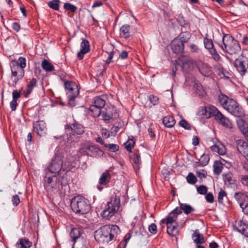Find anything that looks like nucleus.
Returning a JSON list of instances; mask_svg holds the SVG:
<instances>
[{
    "label": "nucleus",
    "mask_w": 248,
    "mask_h": 248,
    "mask_svg": "<svg viewBox=\"0 0 248 248\" xmlns=\"http://www.w3.org/2000/svg\"><path fill=\"white\" fill-rule=\"evenodd\" d=\"M198 114L202 118L208 119L214 117L216 121L223 126L232 128V124L229 120L213 106L200 107Z\"/></svg>",
    "instance_id": "obj_1"
},
{
    "label": "nucleus",
    "mask_w": 248,
    "mask_h": 248,
    "mask_svg": "<svg viewBox=\"0 0 248 248\" xmlns=\"http://www.w3.org/2000/svg\"><path fill=\"white\" fill-rule=\"evenodd\" d=\"M120 232V230L117 225H105L95 231L94 238L98 243H108L115 240Z\"/></svg>",
    "instance_id": "obj_2"
},
{
    "label": "nucleus",
    "mask_w": 248,
    "mask_h": 248,
    "mask_svg": "<svg viewBox=\"0 0 248 248\" xmlns=\"http://www.w3.org/2000/svg\"><path fill=\"white\" fill-rule=\"evenodd\" d=\"M182 212L177 207L170 212L167 217L160 221V224H166L167 227V233L171 237H176L179 234L178 226L179 223L177 221L178 216Z\"/></svg>",
    "instance_id": "obj_3"
},
{
    "label": "nucleus",
    "mask_w": 248,
    "mask_h": 248,
    "mask_svg": "<svg viewBox=\"0 0 248 248\" xmlns=\"http://www.w3.org/2000/svg\"><path fill=\"white\" fill-rule=\"evenodd\" d=\"M218 100L223 107L232 115L236 117H240L242 115L241 108L234 99L228 97L225 94H220Z\"/></svg>",
    "instance_id": "obj_4"
},
{
    "label": "nucleus",
    "mask_w": 248,
    "mask_h": 248,
    "mask_svg": "<svg viewBox=\"0 0 248 248\" xmlns=\"http://www.w3.org/2000/svg\"><path fill=\"white\" fill-rule=\"evenodd\" d=\"M50 171L45 172V176L44 177V186L46 192L48 193H51L53 192L56 191L58 190H60L58 185L60 184L62 188L63 187L66 186V182H62L58 180V175L50 173Z\"/></svg>",
    "instance_id": "obj_5"
},
{
    "label": "nucleus",
    "mask_w": 248,
    "mask_h": 248,
    "mask_svg": "<svg viewBox=\"0 0 248 248\" xmlns=\"http://www.w3.org/2000/svg\"><path fill=\"white\" fill-rule=\"evenodd\" d=\"M71 207L73 212L79 215L86 214L91 209L89 201L80 196H77L72 198Z\"/></svg>",
    "instance_id": "obj_6"
},
{
    "label": "nucleus",
    "mask_w": 248,
    "mask_h": 248,
    "mask_svg": "<svg viewBox=\"0 0 248 248\" xmlns=\"http://www.w3.org/2000/svg\"><path fill=\"white\" fill-rule=\"evenodd\" d=\"M223 45H221V49L231 55H236L240 53L241 47L237 41L229 34L224 35L222 39Z\"/></svg>",
    "instance_id": "obj_7"
},
{
    "label": "nucleus",
    "mask_w": 248,
    "mask_h": 248,
    "mask_svg": "<svg viewBox=\"0 0 248 248\" xmlns=\"http://www.w3.org/2000/svg\"><path fill=\"white\" fill-rule=\"evenodd\" d=\"M65 129L67 135V141L70 143L78 141L79 135L84 132V127L76 122H74L71 125H65Z\"/></svg>",
    "instance_id": "obj_8"
},
{
    "label": "nucleus",
    "mask_w": 248,
    "mask_h": 248,
    "mask_svg": "<svg viewBox=\"0 0 248 248\" xmlns=\"http://www.w3.org/2000/svg\"><path fill=\"white\" fill-rule=\"evenodd\" d=\"M63 156L61 154H57L52 159L50 164L46 168L45 172L50 171V173L58 175L61 170L68 171L71 168L66 167L63 164Z\"/></svg>",
    "instance_id": "obj_9"
},
{
    "label": "nucleus",
    "mask_w": 248,
    "mask_h": 248,
    "mask_svg": "<svg viewBox=\"0 0 248 248\" xmlns=\"http://www.w3.org/2000/svg\"><path fill=\"white\" fill-rule=\"evenodd\" d=\"M120 206V200L119 196H112L107 203L102 214L104 218L108 219L118 211Z\"/></svg>",
    "instance_id": "obj_10"
},
{
    "label": "nucleus",
    "mask_w": 248,
    "mask_h": 248,
    "mask_svg": "<svg viewBox=\"0 0 248 248\" xmlns=\"http://www.w3.org/2000/svg\"><path fill=\"white\" fill-rule=\"evenodd\" d=\"M12 76L9 84L14 86L17 81L21 79L24 75V70L19 67L16 61H13L11 63Z\"/></svg>",
    "instance_id": "obj_11"
},
{
    "label": "nucleus",
    "mask_w": 248,
    "mask_h": 248,
    "mask_svg": "<svg viewBox=\"0 0 248 248\" xmlns=\"http://www.w3.org/2000/svg\"><path fill=\"white\" fill-rule=\"evenodd\" d=\"M105 101L103 98L96 97L93 104L91 105L89 110L93 117H97L101 115L102 108L105 106Z\"/></svg>",
    "instance_id": "obj_12"
},
{
    "label": "nucleus",
    "mask_w": 248,
    "mask_h": 248,
    "mask_svg": "<svg viewBox=\"0 0 248 248\" xmlns=\"http://www.w3.org/2000/svg\"><path fill=\"white\" fill-rule=\"evenodd\" d=\"M234 65L237 71L243 76L248 68V59L244 56H240L234 61Z\"/></svg>",
    "instance_id": "obj_13"
},
{
    "label": "nucleus",
    "mask_w": 248,
    "mask_h": 248,
    "mask_svg": "<svg viewBox=\"0 0 248 248\" xmlns=\"http://www.w3.org/2000/svg\"><path fill=\"white\" fill-rule=\"evenodd\" d=\"M178 64L181 66L183 72H188L194 68L195 62L190 57L184 55L179 58Z\"/></svg>",
    "instance_id": "obj_14"
},
{
    "label": "nucleus",
    "mask_w": 248,
    "mask_h": 248,
    "mask_svg": "<svg viewBox=\"0 0 248 248\" xmlns=\"http://www.w3.org/2000/svg\"><path fill=\"white\" fill-rule=\"evenodd\" d=\"M235 198L245 214H248V196L243 193L239 192L235 194Z\"/></svg>",
    "instance_id": "obj_15"
},
{
    "label": "nucleus",
    "mask_w": 248,
    "mask_h": 248,
    "mask_svg": "<svg viewBox=\"0 0 248 248\" xmlns=\"http://www.w3.org/2000/svg\"><path fill=\"white\" fill-rule=\"evenodd\" d=\"M204 45L205 47L209 50L215 61H218L220 60L221 58L214 47L213 41L211 39H209L207 38H205L204 39Z\"/></svg>",
    "instance_id": "obj_16"
},
{
    "label": "nucleus",
    "mask_w": 248,
    "mask_h": 248,
    "mask_svg": "<svg viewBox=\"0 0 248 248\" xmlns=\"http://www.w3.org/2000/svg\"><path fill=\"white\" fill-rule=\"evenodd\" d=\"M33 127L34 131L40 136H44L47 133L46 124L43 121H37L33 123Z\"/></svg>",
    "instance_id": "obj_17"
},
{
    "label": "nucleus",
    "mask_w": 248,
    "mask_h": 248,
    "mask_svg": "<svg viewBox=\"0 0 248 248\" xmlns=\"http://www.w3.org/2000/svg\"><path fill=\"white\" fill-rule=\"evenodd\" d=\"M237 148L241 154L248 161V143L241 140L236 141Z\"/></svg>",
    "instance_id": "obj_18"
},
{
    "label": "nucleus",
    "mask_w": 248,
    "mask_h": 248,
    "mask_svg": "<svg viewBox=\"0 0 248 248\" xmlns=\"http://www.w3.org/2000/svg\"><path fill=\"white\" fill-rule=\"evenodd\" d=\"M237 148L241 154L248 161V143L241 140L236 141Z\"/></svg>",
    "instance_id": "obj_19"
},
{
    "label": "nucleus",
    "mask_w": 248,
    "mask_h": 248,
    "mask_svg": "<svg viewBox=\"0 0 248 248\" xmlns=\"http://www.w3.org/2000/svg\"><path fill=\"white\" fill-rule=\"evenodd\" d=\"M195 65L203 76L208 77L211 74V68L207 64L197 61L195 62Z\"/></svg>",
    "instance_id": "obj_20"
},
{
    "label": "nucleus",
    "mask_w": 248,
    "mask_h": 248,
    "mask_svg": "<svg viewBox=\"0 0 248 248\" xmlns=\"http://www.w3.org/2000/svg\"><path fill=\"white\" fill-rule=\"evenodd\" d=\"M80 151L92 156L99 155L102 153L101 150L100 149L99 147L95 145L83 147L80 149Z\"/></svg>",
    "instance_id": "obj_21"
},
{
    "label": "nucleus",
    "mask_w": 248,
    "mask_h": 248,
    "mask_svg": "<svg viewBox=\"0 0 248 248\" xmlns=\"http://www.w3.org/2000/svg\"><path fill=\"white\" fill-rule=\"evenodd\" d=\"M171 48L173 53L178 54L182 52L184 48V45L180 39L175 38L171 43Z\"/></svg>",
    "instance_id": "obj_22"
},
{
    "label": "nucleus",
    "mask_w": 248,
    "mask_h": 248,
    "mask_svg": "<svg viewBox=\"0 0 248 248\" xmlns=\"http://www.w3.org/2000/svg\"><path fill=\"white\" fill-rule=\"evenodd\" d=\"M81 50L78 53V57L79 60H82L84 55L90 50L89 42L86 39H83L80 44Z\"/></svg>",
    "instance_id": "obj_23"
},
{
    "label": "nucleus",
    "mask_w": 248,
    "mask_h": 248,
    "mask_svg": "<svg viewBox=\"0 0 248 248\" xmlns=\"http://www.w3.org/2000/svg\"><path fill=\"white\" fill-rule=\"evenodd\" d=\"M237 124L240 130L248 141V124L244 120L240 119L237 121Z\"/></svg>",
    "instance_id": "obj_24"
},
{
    "label": "nucleus",
    "mask_w": 248,
    "mask_h": 248,
    "mask_svg": "<svg viewBox=\"0 0 248 248\" xmlns=\"http://www.w3.org/2000/svg\"><path fill=\"white\" fill-rule=\"evenodd\" d=\"M222 177L224 184L227 186L232 187L235 185V180L233 178L232 174L231 172L223 173Z\"/></svg>",
    "instance_id": "obj_25"
},
{
    "label": "nucleus",
    "mask_w": 248,
    "mask_h": 248,
    "mask_svg": "<svg viewBox=\"0 0 248 248\" xmlns=\"http://www.w3.org/2000/svg\"><path fill=\"white\" fill-rule=\"evenodd\" d=\"M64 86L67 91L72 92V93H79V92L78 85L74 82L65 81Z\"/></svg>",
    "instance_id": "obj_26"
},
{
    "label": "nucleus",
    "mask_w": 248,
    "mask_h": 248,
    "mask_svg": "<svg viewBox=\"0 0 248 248\" xmlns=\"http://www.w3.org/2000/svg\"><path fill=\"white\" fill-rule=\"evenodd\" d=\"M192 238L194 242H195L197 245L202 244L204 243L203 235L202 234H201L198 230L194 231V233L192 235Z\"/></svg>",
    "instance_id": "obj_27"
},
{
    "label": "nucleus",
    "mask_w": 248,
    "mask_h": 248,
    "mask_svg": "<svg viewBox=\"0 0 248 248\" xmlns=\"http://www.w3.org/2000/svg\"><path fill=\"white\" fill-rule=\"evenodd\" d=\"M111 179V175L108 171H106L103 173L99 180L100 185H106Z\"/></svg>",
    "instance_id": "obj_28"
},
{
    "label": "nucleus",
    "mask_w": 248,
    "mask_h": 248,
    "mask_svg": "<svg viewBox=\"0 0 248 248\" xmlns=\"http://www.w3.org/2000/svg\"><path fill=\"white\" fill-rule=\"evenodd\" d=\"M31 246L32 243L26 238H20L16 244L17 248H30Z\"/></svg>",
    "instance_id": "obj_29"
},
{
    "label": "nucleus",
    "mask_w": 248,
    "mask_h": 248,
    "mask_svg": "<svg viewBox=\"0 0 248 248\" xmlns=\"http://www.w3.org/2000/svg\"><path fill=\"white\" fill-rule=\"evenodd\" d=\"M130 26L125 24L123 25L120 29V34L124 38H128L130 36Z\"/></svg>",
    "instance_id": "obj_30"
},
{
    "label": "nucleus",
    "mask_w": 248,
    "mask_h": 248,
    "mask_svg": "<svg viewBox=\"0 0 248 248\" xmlns=\"http://www.w3.org/2000/svg\"><path fill=\"white\" fill-rule=\"evenodd\" d=\"M82 234V230L79 228H73L70 233L72 241L75 243L76 240L80 237Z\"/></svg>",
    "instance_id": "obj_31"
},
{
    "label": "nucleus",
    "mask_w": 248,
    "mask_h": 248,
    "mask_svg": "<svg viewBox=\"0 0 248 248\" xmlns=\"http://www.w3.org/2000/svg\"><path fill=\"white\" fill-rule=\"evenodd\" d=\"M101 115L102 117V119L105 121H108L112 119V114L110 111L109 108H107L104 106L102 108Z\"/></svg>",
    "instance_id": "obj_32"
},
{
    "label": "nucleus",
    "mask_w": 248,
    "mask_h": 248,
    "mask_svg": "<svg viewBox=\"0 0 248 248\" xmlns=\"http://www.w3.org/2000/svg\"><path fill=\"white\" fill-rule=\"evenodd\" d=\"M210 158L208 155L203 154L199 159L198 161L194 163L195 166H205L209 162Z\"/></svg>",
    "instance_id": "obj_33"
},
{
    "label": "nucleus",
    "mask_w": 248,
    "mask_h": 248,
    "mask_svg": "<svg viewBox=\"0 0 248 248\" xmlns=\"http://www.w3.org/2000/svg\"><path fill=\"white\" fill-rule=\"evenodd\" d=\"M237 230L239 232L248 237V224L240 221L238 223Z\"/></svg>",
    "instance_id": "obj_34"
},
{
    "label": "nucleus",
    "mask_w": 248,
    "mask_h": 248,
    "mask_svg": "<svg viewBox=\"0 0 248 248\" xmlns=\"http://www.w3.org/2000/svg\"><path fill=\"white\" fill-rule=\"evenodd\" d=\"M212 151L218 153L220 155H224L226 153V148L222 144L214 145L211 146Z\"/></svg>",
    "instance_id": "obj_35"
},
{
    "label": "nucleus",
    "mask_w": 248,
    "mask_h": 248,
    "mask_svg": "<svg viewBox=\"0 0 248 248\" xmlns=\"http://www.w3.org/2000/svg\"><path fill=\"white\" fill-rule=\"evenodd\" d=\"M163 123L166 127H172L175 124V120L171 116H167L164 117Z\"/></svg>",
    "instance_id": "obj_36"
},
{
    "label": "nucleus",
    "mask_w": 248,
    "mask_h": 248,
    "mask_svg": "<svg viewBox=\"0 0 248 248\" xmlns=\"http://www.w3.org/2000/svg\"><path fill=\"white\" fill-rule=\"evenodd\" d=\"M41 65L42 68L46 72H50L54 70V67L53 64L46 59L43 60Z\"/></svg>",
    "instance_id": "obj_37"
},
{
    "label": "nucleus",
    "mask_w": 248,
    "mask_h": 248,
    "mask_svg": "<svg viewBox=\"0 0 248 248\" xmlns=\"http://www.w3.org/2000/svg\"><path fill=\"white\" fill-rule=\"evenodd\" d=\"M20 94H13V99L10 104V108L12 111L16 110L17 105V100L20 98Z\"/></svg>",
    "instance_id": "obj_38"
},
{
    "label": "nucleus",
    "mask_w": 248,
    "mask_h": 248,
    "mask_svg": "<svg viewBox=\"0 0 248 248\" xmlns=\"http://www.w3.org/2000/svg\"><path fill=\"white\" fill-rule=\"evenodd\" d=\"M180 210H183L186 214H189L191 212L194 211V208L190 205L186 203H182L180 204Z\"/></svg>",
    "instance_id": "obj_39"
},
{
    "label": "nucleus",
    "mask_w": 248,
    "mask_h": 248,
    "mask_svg": "<svg viewBox=\"0 0 248 248\" xmlns=\"http://www.w3.org/2000/svg\"><path fill=\"white\" fill-rule=\"evenodd\" d=\"M214 172L215 174H219L223 169V164L220 161H216L215 162L214 166Z\"/></svg>",
    "instance_id": "obj_40"
},
{
    "label": "nucleus",
    "mask_w": 248,
    "mask_h": 248,
    "mask_svg": "<svg viewBox=\"0 0 248 248\" xmlns=\"http://www.w3.org/2000/svg\"><path fill=\"white\" fill-rule=\"evenodd\" d=\"M135 144V141L133 139H128L127 141L124 144L125 149L129 152H131L132 149Z\"/></svg>",
    "instance_id": "obj_41"
},
{
    "label": "nucleus",
    "mask_w": 248,
    "mask_h": 248,
    "mask_svg": "<svg viewBox=\"0 0 248 248\" xmlns=\"http://www.w3.org/2000/svg\"><path fill=\"white\" fill-rule=\"evenodd\" d=\"M60 0H52L48 2V6L55 10H58L59 9Z\"/></svg>",
    "instance_id": "obj_42"
},
{
    "label": "nucleus",
    "mask_w": 248,
    "mask_h": 248,
    "mask_svg": "<svg viewBox=\"0 0 248 248\" xmlns=\"http://www.w3.org/2000/svg\"><path fill=\"white\" fill-rule=\"evenodd\" d=\"M130 237V234L129 233H127L124 237V240L120 243L118 248H125L127 243L129 240Z\"/></svg>",
    "instance_id": "obj_43"
},
{
    "label": "nucleus",
    "mask_w": 248,
    "mask_h": 248,
    "mask_svg": "<svg viewBox=\"0 0 248 248\" xmlns=\"http://www.w3.org/2000/svg\"><path fill=\"white\" fill-rule=\"evenodd\" d=\"M78 94H70L68 96V104L71 107H74L76 105L75 99L78 97Z\"/></svg>",
    "instance_id": "obj_44"
},
{
    "label": "nucleus",
    "mask_w": 248,
    "mask_h": 248,
    "mask_svg": "<svg viewBox=\"0 0 248 248\" xmlns=\"http://www.w3.org/2000/svg\"><path fill=\"white\" fill-rule=\"evenodd\" d=\"M186 179L187 182L191 185L195 184L197 181L196 177L191 172L188 173Z\"/></svg>",
    "instance_id": "obj_45"
},
{
    "label": "nucleus",
    "mask_w": 248,
    "mask_h": 248,
    "mask_svg": "<svg viewBox=\"0 0 248 248\" xmlns=\"http://www.w3.org/2000/svg\"><path fill=\"white\" fill-rule=\"evenodd\" d=\"M176 38L180 39L184 45V43H186L188 41L189 39V34L186 32H182L179 35L178 37H177Z\"/></svg>",
    "instance_id": "obj_46"
},
{
    "label": "nucleus",
    "mask_w": 248,
    "mask_h": 248,
    "mask_svg": "<svg viewBox=\"0 0 248 248\" xmlns=\"http://www.w3.org/2000/svg\"><path fill=\"white\" fill-rule=\"evenodd\" d=\"M131 226L133 230L134 228H139L140 226V221L139 220V217L136 216L131 222Z\"/></svg>",
    "instance_id": "obj_47"
},
{
    "label": "nucleus",
    "mask_w": 248,
    "mask_h": 248,
    "mask_svg": "<svg viewBox=\"0 0 248 248\" xmlns=\"http://www.w3.org/2000/svg\"><path fill=\"white\" fill-rule=\"evenodd\" d=\"M36 80L32 78L29 82L27 86V93H31L32 91V89L36 86Z\"/></svg>",
    "instance_id": "obj_48"
},
{
    "label": "nucleus",
    "mask_w": 248,
    "mask_h": 248,
    "mask_svg": "<svg viewBox=\"0 0 248 248\" xmlns=\"http://www.w3.org/2000/svg\"><path fill=\"white\" fill-rule=\"evenodd\" d=\"M227 196L226 192L223 190L222 189H220L219 192L218 193L217 196V200L218 202L220 203H223V198Z\"/></svg>",
    "instance_id": "obj_49"
},
{
    "label": "nucleus",
    "mask_w": 248,
    "mask_h": 248,
    "mask_svg": "<svg viewBox=\"0 0 248 248\" xmlns=\"http://www.w3.org/2000/svg\"><path fill=\"white\" fill-rule=\"evenodd\" d=\"M193 85L194 88L196 90V92H201V93H202L203 92H206L205 91V90L204 89V88L202 86L201 84L197 81L194 82Z\"/></svg>",
    "instance_id": "obj_50"
},
{
    "label": "nucleus",
    "mask_w": 248,
    "mask_h": 248,
    "mask_svg": "<svg viewBox=\"0 0 248 248\" xmlns=\"http://www.w3.org/2000/svg\"><path fill=\"white\" fill-rule=\"evenodd\" d=\"M64 9L66 10L75 12L77 10V7L69 3H65L63 6Z\"/></svg>",
    "instance_id": "obj_51"
},
{
    "label": "nucleus",
    "mask_w": 248,
    "mask_h": 248,
    "mask_svg": "<svg viewBox=\"0 0 248 248\" xmlns=\"http://www.w3.org/2000/svg\"><path fill=\"white\" fill-rule=\"evenodd\" d=\"M149 99L151 103L154 105H155L158 104L159 101V98L156 95L152 94L148 96Z\"/></svg>",
    "instance_id": "obj_52"
},
{
    "label": "nucleus",
    "mask_w": 248,
    "mask_h": 248,
    "mask_svg": "<svg viewBox=\"0 0 248 248\" xmlns=\"http://www.w3.org/2000/svg\"><path fill=\"white\" fill-rule=\"evenodd\" d=\"M197 190L198 193L201 195L205 194L207 192V188L206 186L203 185L197 187Z\"/></svg>",
    "instance_id": "obj_53"
},
{
    "label": "nucleus",
    "mask_w": 248,
    "mask_h": 248,
    "mask_svg": "<svg viewBox=\"0 0 248 248\" xmlns=\"http://www.w3.org/2000/svg\"><path fill=\"white\" fill-rule=\"evenodd\" d=\"M105 146L108 147L112 152H116L119 150V146L115 144H105Z\"/></svg>",
    "instance_id": "obj_54"
},
{
    "label": "nucleus",
    "mask_w": 248,
    "mask_h": 248,
    "mask_svg": "<svg viewBox=\"0 0 248 248\" xmlns=\"http://www.w3.org/2000/svg\"><path fill=\"white\" fill-rule=\"evenodd\" d=\"M19 67L24 69L26 66V60L24 57H20L18 61H16Z\"/></svg>",
    "instance_id": "obj_55"
},
{
    "label": "nucleus",
    "mask_w": 248,
    "mask_h": 248,
    "mask_svg": "<svg viewBox=\"0 0 248 248\" xmlns=\"http://www.w3.org/2000/svg\"><path fill=\"white\" fill-rule=\"evenodd\" d=\"M12 202L14 206H17L20 202V199L17 195H15L12 197Z\"/></svg>",
    "instance_id": "obj_56"
},
{
    "label": "nucleus",
    "mask_w": 248,
    "mask_h": 248,
    "mask_svg": "<svg viewBox=\"0 0 248 248\" xmlns=\"http://www.w3.org/2000/svg\"><path fill=\"white\" fill-rule=\"evenodd\" d=\"M179 124L181 126L185 128L186 129H190V126L189 124L185 120H182L180 121Z\"/></svg>",
    "instance_id": "obj_57"
},
{
    "label": "nucleus",
    "mask_w": 248,
    "mask_h": 248,
    "mask_svg": "<svg viewBox=\"0 0 248 248\" xmlns=\"http://www.w3.org/2000/svg\"><path fill=\"white\" fill-rule=\"evenodd\" d=\"M149 231L155 234L157 232L156 225L155 223H152L149 225L148 227Z\"/></svg>",
    "instance_id": "obj_58"
},
{
    "label": "nucleus",
    "mask_w": 248,
    "mask_h": 248,
    "mask_svg": "<svg viewBox=\"0 0 248 248\" xmlns=\"http://www.w3.org/2000/svg\"><path fill=\"white\" fill-rule=\"evenodd\" d=\"M205 199L207 202L213 203L214 202V197L212 193H208L205 196Z\"/></svg>",
    "instance_id": "obj_59"
},
{
    "label": "nucleus",
    "mask_w": 248,
    "mask_h": 248,
    "mask_svg": "<svg viewBox=\"0 0 248 248\" xmlns=\"http://www.w3.org/2000/svg\"><path fill=\"white\" fill-rule=\"evenodd\" d=\"M132 159L133 160V162L137 164H139L140 160V155L138 154H134L133 155Z\"/></svg>",
    "instance_id": "obj_60"
},
{
    "label": "nucleus",
    "mask_w": 248,
    "mask_h": 248,
    "mask_svg": "<svg viewBox=\"0 0 248 248\" xmlns=\"http://www.w3.org/2000/svg\"><path fill=\"white\" fill-rule=\"evenodd\" d=\"M197 174L198 177H199L200 179H202L206 177V171L204 170H202L200 171H197Z\"/></svg>",
    "instance_id": "obj_61"
},
{
    "label": "nucleus",
    "mask_w": 248,
    "mask_h": 248,
    "mask_svg": "<svg viewBox=\"0 0 248 248\" xmlns=\"http://www.w3.org/2000/svg\"><path fill=\"white\" fill-rule=\"evenodd\" d=\"M219 74L221 75L222 74L224 77H225L226 78H228L229 76H230L231 74L230 73L227 71L225 69L222 68L220 69H219Z\"/></svg>",
    "instance_id": "obj_62"
},
{
    "label": "nucleus",
    "mask_w": 248,
    "mask_h": 248,
    "mask_svg": "<svg viewBox=\"0 0 248 248\" xmlns=\"http://www.w3.org/2000/svg\"><path fill=\"white\" fill-rule=\"evenodd\" d=\"M242 184L246 186H248V175L243 176L241 178Z\"/></svg>",
    "instance_id": "obj_63"
},
{
    "label": "nucleus",
    "mask_w": 248,
    "mask_h": 248,
    "mask_svg": "<svg viewBox=\"0 0 248 248\" xmlns=\"http://www.w3.org/2000/svg\"><path fill=\"white\" fill-rule=\"evenodd\" d=\"M12 28L15 31H18L20 29V26L18 23L14 22L12 24Z\"/></svg>",
    "instance_id": "obj_64"
}]
</instances>
